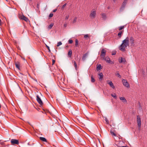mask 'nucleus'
Returning <instances> with one entry per match:
<instances>
[{
    "label": "nucleus",
    "instance_id": "1",
    "mask_svg": "<svg viewBox=\"0 0 147 147\" xmlns=\"http://www.w3.org/2000/svg\"><path fill=\"white\" fill-rule=\"evenodd\" d=\"M129 38L127 37V38L123 41L122 43L120 46L119 49L123 51L125 50V48L129 45Z\"/></svg>",
    "mask_w": 147,
    "mask_h": 147
},
{
    "label": "nucleus",
    "instance_id": "2",
    "mask_svg": "<svg viewBox=\"0 0 147 147\" xmlns=\"http://www.w3.org/2000/svg\"><path fill=\"white\" fill-rule=\"evenodd\" d=\"M96 15V11H95L93 10L91 11L90 16L91 19H94Z\"/></svg>",
    "mask_w": 147,
    "mask_h": 147
},
{
    "label": "nucleus",
    "instance_id": "3",
    "mask_svg": "<svg viewBox=\"0 0 147 147\" xmlns=\"http://www.w3.org/2000/svg\"><path fill=\"white\" fill-rule=\"evenodd\" d=\"M106 51L104 49H102L100 56L101 58L104 59L106 55Z\"/></svg>",
    "mask_w": 147,
    "mask_h": 147
},
{
    "label": "nucleus",
    "instance_id": "4",
    "mask_svg": "<svg viewBox=\"0 0 147 147\" xmlns=\"http://www.w3.org/2000/svg\"><path fill=\"white\" fill-rule=\"evenodd\" d=\"M122 82L123 85L124 86L127 88L129 87V84L126 80L124 79H123Z\"/></svg>",
    "mask_w": 147,
    "mask_h": 147
},
{
    "label": "nucleus",
    "instance_id": "5",
    "mask_svg": "<svg viewBox=\"0 0 147 147\" xmlns=\"http://www.w3.org/2000/svg\"><path fill=\"white\" fill-rule=\"evenodd\" d=\"M36 100L38 103L40 105H43V103L41 100L40 98L39 97L38 95L36 96Z\"/></svg>",
    "mask_w": 147,
    "mask_h": 147
},
{
    "label": "nucleus",
    "instance_id": "6",
    "mask_svg": "<svg viewBox=\"0 0 147 147\" xmlns=\"http://www.w3.org/2000/svg\"><path fill=\"white\" fill-rule=\"evenodd\" d=\"M11 142L12 144H19V141L18 140L12 139L11 140Z\"/></svg>",
    "mask_w": 147,
    "mask_h": 147
},
{
    "label": "nucleus",
    "instance_id": "7",
    "mask_svg": "<svg viewBox=\"0 0 147 147\" xmlns=\"http://www.w3.org/2000/svg\"><path fill=\"white\" fill-rule=\"evenodd\" d=\"M103 59L109 63H110L111 64H113V62L111 61L110 58L108 57H105V58Z\"/></svg>",
    "mask_w": 147,
    "mask_h": 147
},
{
    "label": "nucleus",
    "instance_id": "8",
    "mask_svg": "<svg viewBox=\"0 0 147 147\" xmlns=\"http://www.w3.org/2000/svg\"><path fill=\"white\" fill-rule=\"evenodd\" d=\"M20 18L21 19L23 20L26 22H28V21H29L28 19L24 15L20 16Z\"/></svg>",
    "mask_w": 147,
    "mask_h": 147
},
{
    "label": "nucleus",
    "instance_id": "9",
    "mask_svg": "<svg viewBox=\"0 0 147 147\" xmlns=\"http://www.w3.org/2000/svg\"><path fill=\"white\" fill-rule=\"evenodd\" d=\"M130 42L131 46H134V38L131 37L130 38Z\"/></svg>",
    "mask_w": 147,
    "mask_h": 147
},
{
    "label": "nucleus",
    "instance_id": "10",
    "mask_svg": "<svg viewBox=\"0 0 147 147\" xmlns=\"http://www.w3.org/2000/svg\"><path fill=\"white\" fill-rule=\"evenodd\" d=\"M15 64L16 65V67L19 70L20 69V63L18 61H16L15 62Z\"/></svg>",
    "mask_w": 147,
    "mask_h": 147
},
{
    "label": "nucleus",
    "instance_id": "11",
    "mask_svg": "<svg viewBox=\"0 0 147 147\" xmlns=\"http://www.w3.org/2000/svg\"><path fill=\"white\" fill-rule=\"evenodd\" d=\"M119 61L120 63H125L126 62L125 59L124 58L121 57L119 59Z\"/></svg>",
    "mask_w": 147,
    "mask_h": 147
},
{
    "label": "nucleus",
    "instance_id": "12",
    "mask_svg": "<svg viewBox=\"0 0 147 147\" xmlns=\"http://www.w3.org/2000/svg\"><path fill=\"white\" fill-rule=\"evenodd\" d=\"M127 0H124V1L122 4L121 9H122V8L123 9L124 8L127 3Z\"/></svg>",
    "mask_w": 147,
    "mask_h": 147
},
{
    "label": "nucleus",
    "instance_id": "13",
    "mask_svg": "<svg viewBox=\"0 0 147 147\" xmlns=\"http://www.w3.org/2000/svg\"><path fill=\"white\" fill-rule=\"evenodd\" d=\"M98 78L100 80H102L103 78V75L102 73H100L98 74Z\"/></svg>",
    "mask_w": 147,
    "mask_h": 147
},
{
    "label": "nucleus",
    "instance_id": "14",
    "mask_svg": "<svg viewBox=\"0 0 147 147\" xmlns=\"http://www.w3.org/2000/svg\"><path fill=\"white\" fill-rule=\"evenodd\" d=\"M119 98L121 100H122L123 102L124 103H127V100L124 97H120Z\"/></svg>",
    "mask_w": 147,
    "mask_h": 147
},
{
    "label": "nucleus",
    "instance_id": "15",
    "mask_svg": "<svg viewBox=\"0 0 147 147\" xmlns=\"http://www.w3.org/2000/svg\"><path fill=\"white\" fill-rule=\"evenodd\" d=\"M108 84H109L110 86L113 88L114 89L115 88V87L111 81L109 82L108 83Z\"/></svg>",
    "mask_w": 147,
    "mask_h": 147
},
{
    "label": "nucleus",
    "instance_id": "16",
    "mask_svg": "<svg viewBox=\"0 0 147 147\" xmlns=\"http://www.w3.org/2000/svg\"><path fill=\"white\" fill-rule=\"evenodd\" d=\"M87 55H88V54L87 53H86L83 55L82 57V59L83 61H84L85 60L86 58L87 57Z\"/></svg>",
    "mask_w": 147,
    "mask_h": 147
},
{
    "label": "nucleus",
    "instance_id": "17",
    "mask_svg": "<svg viewBox=\"0 0 147 147\" xmlns=\"http://www.w3.org/2000/svg\"><path fill=\"white\" fill-rule=\"evenodd\" d=\"M39 139L41 140L43 142H47L46 139L45 138L42 137H40L39 138Z\"/></svg>",
    "mask_w": 147,
    "mask_h": 147
},
{
    "label": "nucleus",
    "instance_id": "18",
    "mask_svg": "<svg viewBox=\"0 0 147 147\" xmlns=\"http://www.w3.org/2000/svg\"><path fill=\"white\" fill-rule=\"evenodd\" d=\"M102 69V66L100 64L97 65L96 67V69L97 71L100 70Z\"/></svg>",
    "mask_w": 147,
    "mask_h": 147
},
{
    "label": "nucleus",
    "instance_id": "19",
    "mask_svg": "<svg viewBox=\"0 0 147 147\" xmlns=\"http://www.w3.org/2000/svg\"><path fill=\"white\" fill-rule=\"evenodd\" d=\"M123 32V30L120 31L118 34V36L119 37L121 38V35Z\"/></svg>",
    "mask_w": 147,
    "mask_h": 147
},
{
    "label": "nucleus",
    "instance_id": "20",
    "mask_svg": "<svg viewBox=\"0 0 147 147\" xmlns=\"http://www.w3.org/2000/svg\"><path fill=\"white\" fill-rule=\"evenodd\" d=\"M72 54V52L71 50H69L68 53V55L69 57H71V55Z\"/></svg>",
    "mask_w": 147,
    "mask_h": 147
},
{
    "label": "nucleus",
    "instance_id": "21",
    "mask_svg": "<svg viewBox=\"0 0 147 147\" xmlns=\"http://www.w3.org/2000/svg\"><path fill=\"white\" fill-rule=\"evenodd\" d=\"M101 15L102 16V18L104 19V20L106 19V15L105 14L103 13H102L101 14Z\"/></svg>",
    "mask_w": 147,
    "mask_h": 147
},
{
    "label": "nucleus",
    "instance_id": "22",
    "mask_svg": "<svg viewBox=\"0 0 147 147\" xmlns=\"http://www.w3.org/2000/svg\"><path fill=\"white\" fill-rule=\"evenodd\" d=\"M116 75L119 78H121V76L120 75L119 71H116Z\"/></svg>",
    "mask_w": 147,
    "mask_h": 147
},
{
    "label": "nucleus",
    "instance_id": "23",
    "mask_svg": "<svg viewBox=\"0 0 147 147\" xmlns=\"http://www.w3.org/2000/svg\"><path fill=\"white\" fill-rule=\"evenodd\" d=\"M74 67H75V68L76 70H77V64L76 63V62L75 61H74Z\"/></svg>",
    "mask_w": 147,
    "mask_h": 147
},
{
    "label": "nucleus",
    "instance_id": "24",
    "mask_svg": "<svg viewBox=\"0 0 147 147\" xmlns=\"http://www.w3.org/2000/svg\"><path fill=\"white\" fill-rule=\"evenodd\" d=\"M138 127L140 128L141 126V121H138Z\"/></svg>",
    "mask_w": 147,
    "mask_h": 147
},
{
    "label": "nucleus",
    "instance_id": "25",
    "mask_svg": "<svg viewBox=\"0 0 147 147\" xmlns=\"http://www.w3.org/2000/svg\"><path fill=\"white\" fill-rule=\"evenodd\" d=\"M111 96L113 97L114 98H115V99L117 98V96L116 95V94L115 93H114L113 94H111Z\"/></svg>",
    "mask_w": 147,
    "mask_h": 147
},
{
    "label": "nucleus",
    "instance_id": "26",
    "mask_svg": "<svg viewBox=\"0 0 147 147\" xmlns=\"http://www.w3.org/2000/svg\"><path fill=\"white\" fill-rule=\"evenodd\" d=\"M89 37L90 36L88 34H85L84 36V38H89Z\"/></svg>",
    "mask_w": 147,
    "mask_h": 147
},
{
    "label": "nucleus",
    "instance_id": "27",
    "mask_svg": "<svg viewBox=\"0 0 147 147\" xmlns=\"http://www.w3.org/2000/svg\"><path fill=\"white\" fill-rule=\"evenodd\" d=\"M137 122L141 121V119L139 116H137Z\"/></svg>",
    "mask_w": 147,
    "mask_h": 147
},
{
    "label": "nucleus",
    "instance_id": "28",
    "mask_svg": "<svg viewBox=\"0 0 147 147\" xmlns=\"http://www.w3.org/2000/svg\"><path fill=\"white\" fill-rule=\"evenodd\" d=\"M77 19V18L76 17H75L74 18V20L73 21V22H72L73 23H74L76 22Z\"/></svg>",
    "mask_w": 147,
    "mask_h": 147
},
{
    "label": "nucleus",
    "instance_id": "29",
    "mask_svg": "<svg viewBox=\"0 0 147 147\" xmlns=\"http://www.w3.org/2000/svg\"><path fill=\"white\" fill-rule=\"evenodd\" d=\"M95 80L93 77V76H92L91 77V82H95Z\"/></svg>",
    "mask_w": 147,
    "mask_h": 147
},
{
    "label": "nucleus",
    "instance_id": "30",
    "mask_svg": "<svg viewBox=\"0 0 147 147\" xmlns=\"http://www.w3.org/2000/svg\"><path fill=\"white\" fill-rule=\"evenodd\" d=\"M111 133L112 136H116V134L113 132H112V131H110Z\"/></svg>",
    "mask_w": 147,
    "mask_h": 147
},
{
    "label": "nucleus",
    "instance_id": "31",
    "mask_svg": "<svg viewBox=\"0 0 147 147\" xmlns=\"http://www.w3.org/2000/svg\"><path fill=\"white\" fill-rule=\"evenodd\" d=\"M78 45V41L77 39L76 40V43H75V45L76 46H77Z\"/></svg>",
    "mask_w": 147,
    "mask_h": 147
},
{
    "label": "nucleus",
    "instance_id": "32",
    "mask_svg": "<svg viewBox=\"0 0 147 147\" xmlns=\"http://www.w3.org/2000/svg\"><path fill=\"white\" fill-rule=\"evenodd\" d=\"M105 121L106 122V123L107 124H109V121H108L107 119V118L106 117L105 118Z\"/></svg>",
    "mask_w": 147,
    "mask_h": 147
},
{
    "label": "nucleus",
    "instance_id": "33",
    "mask_svg": "<svg viewBox=\"0 0 147 147\" xmlns=\"http://www.w3.org/2000/svg\"><path fill=\"white\" fill-rule=\"evenodd\" d=\"M62 44V43L61 42H59L57 43V47H59V46L61 45Z\"/></svg>",
    "mask_w": 147,
    "mask_h": 147
},
{
    "label": "nucleus",
    "instance_id": "34",
    "mask_svg": "<svg viewBox=\"0 0 147 147\" xmlns=\"http://www.w3.org/2000/svg\"><path fill=\"white\" fill-rule=\"evenodd\" d=\"M46 47L48 49V50H49V52H51V50L50 49V48H49V46H47V45H46Z\"/></svg>",
    "mask_w": 147,
    "mask_h": 147
},
{
    "label": "nucleus",
    "instance_id": "35",
    "mask_svg": "<svg viewBox=\"0 0 147 147\" xmlns=\"http://www.w3.org/2000/svg\"><path fill=\"white\" fill-rule=\"evenodd\" d=\"M68 42L69 44H71L73 42V40L71 39L69 40Z\"/></svg>",
    "mask_w": 147,
    "mask_h": 147
},
{
    "label": "nucleus",
    "instance_id": "36",
    "mask_svg": "<svg viewBox=\"0 0 147 147\" xmlns=\"http://www.w3.org/2000/svg\"><path fill=\"white\" fill-rule=\"evenodd\" d=\"M69 15H67L66 16V17H65V20H67L68 19V18H69Z\"/></svg>",
    "mask_w": 147,
    "mask_h": 147
},
{
    "label": "nucleus",
    "instance_id": "37",
    "mask_svg": "<svg viewBox=\"0 0 147 147\" xmlns=\"http://www.w3.org/2000/svg\"><path fill=\"white\" fill-rule=\"evenodd\" d=\"M53 16V13H51L50 14H49V17L50 18H51V17H52Z\"/></svg>",
    "mask_w": 147,
    "mask_h": 147
},
{
    "label": "nucleus",
    "instance_id": "38",
    "mask_svg": "<svg viewBox=\"0 0 147 147\" xmlns=\"http://www.w3.org/2000/svg\"><path fill=\"white\" fill-rule=\"evenodd\" d=\"M53 26V24L52 23L49 26L48 28H52Z\"/></svg>",
    "mask_w": 147,
    "mask_h": 147
},
{
    "label": "nucleus",
    "instance_id": "39",
    "mask_svg": "<svg viewBox=\"0 0 147 147\" xmlns=\"http://www.w3.org/2000/svg\"><path fill=\"white\" fill-rule=\"evenodd\" d=\"M67 4L65 3L64 4L63 6H62V9H63L65 7V6Z\"/></svg>",
    "mask_w": 147,
    "mask_h": 147
},
{
    "label": "nucleus",
    "instance_id": "40",
    "mask_svg": "<svg viewBox=\"0 0 147 147\" xmlns=\"http://www.w3.org/2000/svg\"><path fill=\"white\" fill-rule=\"evenodd\" d=\"M52 65H53L55 63V60L54 59H52Z\"/></svg>",
    "mask_w": 147,
    "mask_h": 147
},
{
    "label": "nucleus",
    "instance_id": "41",
    "mask_svg": "<svg viewBox=\"0 0 147 147\" xmlns=\"http://www.w3.org/2000/svg\"><path fill=\"white\" fill-rule=\"evenodd\" d=\"M57 9H54L53 10V12H55L57 11Z\"/></svg>",
    "mask_w": 147,
    "mask_h": 147
},
{
    "label": "nucleus",
    "instance_id": "42",
    "mask_svg": "<svg viewBox=\"0 0 147 147\" xmlns=\"http://www.w3.org/2000/svg\"><path fill=\"white\" fill-rule=\"evenodd\" d=\"M112 55H113L115 54V53H112Z\"/></svg>",
    "mask_w": 147,
    "mask_h": 147
},
{
    "label": "nucleus",
    "instance_id": "43",
    "mask_svg": "<svg viewBox=\"0 0 147 147\" xmlns=\"http://www.w3.org/2000/svg\"><path fill=\"white\" fill-rule=\"evenodd\" d=\"M129 147L127 146H122L121 147Z\"/></svg>",
    "mask_w": 147,
    "mask_h": 147
},
{
    "label": "nucleus",
    "instance_id": "44",
    "mask_svg": "<svg viewBox=\"0 0 147 147\" xmlns=\"http://www.w3.org/2000/svg\"><path fill=\"white\" fill-rule=\"evenodd\" d=\"M64 26L65 27H67V24H64Z\"/></svg>",
    "mask_w": 147,
    "mask_h": 147
},
{
    "label": "nucleus",
    "instance_id": "45",
    "mask_svg": "<svg viewBox=\"0 0 147 147\" xmlns=\"http://www.w3.org/2000/svg\"><path fill=\"white\" fill-rule=\"evenodd\" d=\"M123 28H119V30H121Z\"/></svg>",
    "mask_w": 147,
    "mask_h": 147
},
{
    "label": "nucleus",
    "instance_id": "46",
    "mask_svg": "<svg viewBox=\"0 0 147 147\" xmlns=\"http://www.w3.org/2000/svg\"><path fill=\"white\" fill-rule=\"evenodd\" d=\"M119 28H124V26H121L119 27Z\"/></svg>",
    "mask_w": 147,
    "mask_h": 147
},
{
    "label": "nucleus",
    "instance_id": "47",
    "mask_svg": "<svg viewBox=\"0 0 147 147\" xmlns=\"http://www.w3.org/2000/svg\"><path fill=\"white\" fill-rule=\"evenodd\" d=\"M2 28H0V32H1L2 30Z\"/></svg>",
    "mask_w": 147,
    "mask_h": 147
},
{
    "label": "nucleus",
    "instance_id": "48",
    "mask_svg": "<svg viewBox=\"0 0 147 147\" xmlns=\"http://www.w3.org/2000/svg\"><path fill=\"white\" fill-rule=\"evenodd\" d=\"M115 0H113V1H115Z\"/></svg>",
    "mask_w": 147,
    "mask_h": 147
},
{
    "label": "nucleus",
    "instance_id": "49",
    "mask_svg": "<svg viewBox=\"0 0 147 147\" xmlns=\"http://www.w3.org/2000/svg\"><path fill=\"white\" fill-rule=\"evenodd\" d=\"M35 81H36L37 82V80H35Z\"/></svg>",
    "mask_w": 147,
    "mask_h": 147
},
{
    "label": "nucleus",
    "instance_id": "50",
    "mask_svg": "<svg viewBox=\"0 0 147 147\" xmlns=\"http://www.w3.org/2000/svg\"><path fill=\"white\" fill-rule=\"evenodd\" d=\"M66 47H68V46H66Z\"/></svg>",
    "mask_w": 147,
    "mask_h": 147
},
{
    "label": "nucleus",
    "instance_id": "51",
    "mask_svg": "<svg viewBox=\"0 0 147 147\" xmlns=\"http://www.w3.org/2000/svg\"><path fill=\"white\" fill-rule=\"evenodd\" d=\"M40 95H42V94L40 93Z\"/></svg>",
    "mask_w": 147,
    "mask_h": 147
}]
</instances>
